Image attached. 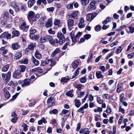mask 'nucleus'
Segmentation results:
<instances>
[{"label": "nucleus", "mask_w": 134, "mask_h": 134, "mask_svg": "<svg viewBox=\"0 0 134 134\" xmlns=\"http://www.w3.org/2000/svg\"><path fill=\"white\" fill-rule=\"evenodd\" d=\"M49 41L50 44L52 45L55 44V41L52 37L48 35H46L44 36L41 37L40 38V42L41 43H44Z\"/></svg>", "instance_id": "nucleus-1"}, {"label": "nucleus", "mask_w": 134, "mask_h": 134, "mask_svg": "<svg viewBox=\"0 0 134 134\" xmlns=\"http://www.w3.org/2000/svg\"><path fill=\"white\" fill-rule=\"evenodd\" d=\"M21 25L19 27V28L23 31L26 32L28 29L29 26H26L25 21L24 20L21 21Z\"/></svg>", "instance_id": "nucleus-2"}, {"label": "nucleus", "mask_w": 134, "mask_h": 134, "mask_svg": "<svg viewBox=\"0 0 134 134\" xmlns=\"http://www.w3.org/2000/svg\"><path fill=\"white\" fill-rule=\"evenodd\" d=\"M96 2L94 0H93L91 2L89 5L87 9L88 11L95 10L96 9Z\"/></svg>", "instance_id": "nucleus-3"}, {"label": "nucleus", "mask_w": 134, "mask_h": 134, "mask_svg": "<svg viewBox=\"0 0 134 134\" xmlns=\"http://www.w3.org/2000/svg\"><path fill=\"white\" fill-rule=\"evenodd\" d=\"M79 15V13L78 11H76L72 13H71L68 15V16L70 18L74 19H77L78 18Z\"/></svg>", "instance_id": "nucleus-4"}, {"label": "nucleus", "mask_w": 134, "mask_h": 134, "mask_svg": "<svg viewBox=\"0 0 134 134\" xmlns=\"http://www.w3.org/2000/svg\"><path fill=\"white\" fill-rule=\"evenodd\" d=\"M97 15V14L96 13L88 14L86 16L87 20V21H91Z\"/></svg>", "instance_id": "nucleus-5"}, {"label": "nucleus", "mask_w": 134, "mask_h": 134, "mask_svg": "<svg viewBox=\"0 0 134 134\" xmlns=\"http://www.w3.org/2000/svg\"><path fill=\"white\" fill-rule=\"evenodd\" d=\"M74 20L72 19H69L67 21V25L69 29L71 30L74 25Z\"/></svg>", "instance_id": "nucleus-6"}, {"label": "nucleus", "mask_w": 134, "mask_h": 134, "mask_svg": "<svg viewBox=\"0 0 134 134\" xmlns=\"http://www.w3.org/2000/svg\"><path fill=\"white\" fill-rule=\"evenodd\" d=\"M85 21V19L83 18H81L80 19L78 25V27L79 28L81 29L85 27V24L84 23Z\"/></svg>", "instance_id": "nucleus-7"}, {"label": "nucleus", "mask_w": 134, "mask_h": 134, "mask_svg": "<svg viewBox=\"0 0 134 134\" xmlns=\"http://www.w3.org/2000/svg\"><path fill=\"white\" fill-rule=\"evenodd\" d=\"M53 23L51 18L48 19L46 22L45 26L46 28L51 27Z\"/></svg>", "instance_id": "nucleus-8"}, {"label": "nucleus", "mask_w": 134, "mask_h": 134, "mask_svg": "<svg viewBox=\"0 0 134 134\" xmlns=\"http://www.w3.org/2000/svg\"><path fill=\"white\" fill-rule=\"evenodd\" d=\"M1 38L5 37L8 39H10L12 37L11 35L7 32H5L0 36Z\"/></svg>", "instance_id": "nucleus-9"}, {"label": "nucleus", "mask_w": 134, "mask_h": 134, "mask_svg": "<svg viewBox=\"0 0 134 134\" xmlns=\"http://www.w3.org/2000/svg\"><path fill=\"white\" fill-rule=\"evenodd\" d=\"M36 44L35 42H31L29 43L27 46L30 50L32 51L34 50V48L36 47Z\"/></svg>", "instance_id": "nucleus-10"}, {"label": "nucleus", "mask_w": 134, "mask_h": 134, "mask_svg": "<svg viewBox=\"0 0 134 134\" xmlns=\"http://www.w3.org/2000/svg\"><path fill=\"white\" fill-rule=\"evenodd\" d=\"M57 37L59 40H60L61 41H63L65 42V38L64 37V35L62 34V32H58L57 34Z\"/></svg>", "instance_id": "nucleus-11"}, {"label": "nucleus", "mask_w": 134, "mask_h": 134, "mask_svg": "<svg viewBox=\"0 0 134 134\" xmlns=\"http://www.w3.org/2000/svg\"><path fill=\"white\" fill-rule=\"evenodd\" d=\"M31 80L29 79H25L22 81L23 84H21V86L23 87L24 86L29 85L30 84Z\"/></svg>", "instance_id": "nucleus-12"}, {"label": "nucleus", "mask_w": 134, "mask_h": 134, "mask_svg": "<svg viewBox=\"0 0 134 134\" xmlns=\"http://www.w3.org/2000/svg\"><path fill=\"white\" fill-rule=\"evenodd\" d=\"M21 72L20 71L18 70L15 71L13 73V78L16 79H19L21 76H19L20 75Z\"/></svg>", "instance_id": "nucleus-13"}, {"label": "nucleus", "mask_w": 134, "mask_h": 134, "mask_svg": "<svg viewBox=\"0 0 134 134\" xmlns=\"http://www.w3.org/2000/svg\"><path fill=\"white\" fill-rule=\"evenodd\" d=\"M88 107V104L87 103H86L83 106H82L77 111L78 112H80L82 114H84V111H83L84 109H87Z\"/></svg>", "instance_id": "nucleus-14"}, {"label": "nucleus", "mask_w": 134, "mask_h": 134, "mask_svg": "<svg viewBox=\"0 0 134 134\" xmlns=\"http://www.w3.org/2000/svg\"><path fill=\"white\" fill-rule=\"evenodd\" d=\"M20 46L17 43H13L11 44V47L13 50H16L19 49Z\"/></svg>", "instance_id": "nucleus-15"}, {"label": "nucleus", "mask_w": 134, "mask_h": 134, "mask_svg": "<svg viewBox=\"0 0 134 134\" xmlns=\"http://www.w3.org/2000/svg\"><path fill=\"white\" fill-rule=\"evenodd\" d=\"M31 60L32 63L35 66H38L39 64L38 61L35 59L33 56L31 58Z\"/></svg>", "instance_id": "nucleus-16"}, {"label": "nucleus", "mask_w": 134, "mask_h": 134, "mask_svg": "<svg viewBox=\"0 0 134 134\" xmlns=\"http://www.w3.org/2000/svg\"><path fill=\"white\" fill-rule=\"evenodd\" d=\"M79 133H83L84 134H89L90 132L89 131L88 129L86 128L85 129H81L79 131Z\"/></svg>", "instance_id": "nucleus-17"}, {"label": "nucleus", "mask_w": 134, "mask_h": 134, "mask_svg": "<svg viewBox=\"0 0 134 134\" xmlns=\"http://www.w3.org/2000/svg\"><path fill=\"white\" fill-rule=\"evenodd\" d=\"M12 37L13 38L15 37H18L20 36V33L19 31L16 30H14L12 31Z\"/></svg>", "instance_id": "nucleus-18"}, {"label": "nucleus", "mask_w": 134, "mask_h": 134, "mask_svg": "<svg viewBox=\"0 0 134 134\" xmlns=\"http://www.w3.org/2000/svg\"><path fill=\"white\" fill-rule=\"evenodd\" d=\"M61 51L60 48H56L55 50L53 51L51 54V56L52 57H54L58 53H59Z\"/></svg>", "instance_id": "nucleus-19"}, {"label": "nucleus", "mask_w": 134, "mask_h": 134, "mask_svg": "<svg viewBox=\"0 0 134 134\" xmlns=\"http://www.w3.org/2000/svg\"><path fill=\"white\" fill-rule=\"evenodd\" d=\"M35 14L32 11H29L27 15V18L29 20L31 19Z\"/></svg>", "instance_id": "nucleus-20"}, {"label": "nucleus", "mask_w": 134, "mask_h": 134, "mask_svg": "<svg viewBox=\"0 0 134 134\" xmlns=\"http://www.w3.org/2000/svg\"><path fill=\"white\" fill-rule=\"evenodd\" d=\"M30 37L32 40H36L39 38V37L38 35H30Z\"/></svg>", "instance_id": "nucleus-21"}, {"label": "nucleus", "mask_w": 134, "mask_h": 134, "mask_svg": "<svg viewBox=\"0 0 134 134\" xmlns=\"http://www.w3.org/2000/svg\"><path fill=\"white\" fill-rule=\"evenodd\" d=\"M52 97H50L48 98L47 100V103L50 107L52 106L54 104L52 102Z\"/></svg>", "instance_id": "nucleus-22"}, {"label": "nucleus", "mask_w": 134, "mask_h": 134, "mask_svg": "<svg viewBox=\"0 0 134 134\" xmlns=\"http://www.w3.org/2000/svg\"><path fill=\"white\" fill-rule=\"evenodd\" d=\"M75 87L79 91H81L83 89L84 86L83 85L81 84H77L76 85Z\"/></svg>", "instance_id": "nucleus-23"}, {"label": "nucleus", "mask_w": 134, "mask_h": 134, "mask_svg": "<svg viewBox=\"0 0 134 134\" xmlns=\"http://www.w3.org/2000/svg\"><path fill=\"white\" fill-rule=\"evenodd\" d=\"M22 56L21 53L20 52H17L15 54L14 57V59H16L20 58Z\"/></svg>", "instance_id": "nucleus-24"}, {"label": "nucleus", "mask_w": 134, "mask_h": 134, "mask_svg": "<svg viewBox=\"0 0 134 134\" xmlns=\"http://www.w3.org/2000/svg\"><path fill=\"white\" fill-rule=\"evenodd\" d=\"M35 57L38 59H40L41 58L42 56L41 54L37 50H36L35 51Z\"/></svg>", "instance_id": "nucleus-25"}, {"label": "nucleus", "mask_w": 134, "mask_h": 134, "mask_svg": "<svg viewBox=\"0 0 134 134\" xmlns=\"http://www.w3.org/2000/svg\"><path fill=\"white\" fill-rule=\"evenodd\" d=\"M35 2V0H31L28 1L27 2L28 7L31 8Z\"/></svg>", "instance_id": "nucleus-26"}, {"label": "nucleus", "mask_w": 134, "mask_h": 134, "mask_svg": "<svg viewBox=\"0 0 134 134\" xmlns=\"http://www.w3.org/2000/svg\"><path fill=\"white\" fill-rule=\"evenodd\" d=\"M73 90L72 89L68 92H66V95L70 97H72L73 96V94L72 93L73 92Z\"/></svg>", "instance_id": "nucleus-27"}, {"label": "nucleus", "mask_w": 134, "mask_h": 134, "mask_svg": "<svg viewBox=\"0 0 134 134\" xmlns=\"http://www.w3.org/2000/svg\"><path fill=\"white\" fill-rule=\"evenodd\" d=\"M90 0H81V2L83 6H86L88 4Z\"/></svg>", "instance_id": "nucleus-28"}, {"label": "nucleus", "mask_w": 134, "mask_h": 134, "mask_svg": "<svg viewBox=\"0 0 134 134\" xmlns=\"http://www.w3.org/2000/svg\"><path fill=\"white\" fill-rule=\"evenodd\" d=\"M40 16L39 14H37L36 15L35 14L31 19L33 21H35L39 19Z\"/></svg>", "instance_id": "nucleus-29"}, {"label": "nucleus", "mask_w": 134, "mask_h": 134, "mask_svg": "<svg viewBox=\"0 0 134 134\" xmlns=\"http://www.w3.org/2000/svg\"><path fill=\"white\" fill-rule=\"evenodd\" d=\"M96 75L97 77L98 78H103V76L102 74V73L100 71H97Z\"/></svg>", "instance_id": "nucleus-30"}, {"label": "nucleus", "mask_w": 134, "mask_h": 134, "mask_svg": "<svg viewBox=\"0 0 134 134\" xmlns=\"http://www.w3.org/2000/svg\"><path fill=\"white\" fill-rule=\"evenodd\" d=\"M6 79H5V80L7 82H8L10 78L11 77V72L10 71H9L8 72V73L6 75Z\"/></svg>", "instance_id": "nucleus-31"}, {"label": "nucleus", "mask_w": 134, "mask_h": 134, "mask_svg": "<svg viewBox=\"0 0 134 134\" xmlns=\"http://www.w3.org/2000/svg\"><path fill=\"white\" fill-rule=\"evenodd\" d=\"M124 95L123 93H121L120 96V100L121 102H123V104L124 106H126V102H124Z\"/></svg>", "instance_id": "nucleus-32"}, {"label": "nucleus", "mask_w": 134, "mask_h": 134, "mask_svg": "<svg viewBox=\"0 0 134 134\" xmlns=\"http://www.w3.org/2000/svg\"><path fill=\"white\" fill-rule=\"evenodd\" d=\"M30 35H34L36 32V30L33 27H31L29 30Z\"/></svg>", "instance_id": "nucleus-33"}, {"label": "nucleus", "mask_w": 134, "mask_h": 134, "mask_svg": "<svg viewBox=\"0 0 134 134\" xmlns=\"http://www.w3.org/2000/svg\"><path fill=\"white\" fill-rule=\"evenodd\" d=\"M20 70H19L21 72H24L25 70L26 67L24 65H20L19 66Z\"/></svg>", "instance_id": "nucleus-34"}, {"label": "nucleus", "mask_w": 134, "mask_h": 134, "mask_svg": "<svg viewBox=\"0 0 134 134\" xmlns=\"http://www.w3.org/2000/svg\"><path fill=\"white\" fill-rule=\"evenodd\" d=\"M18 84L17 82H14L11 81L9 83L8 85L12 87H14L16 86Z\"/></svg>", "instance_id": "nucleus-35"}, {"label": "nucleus", "mask_w": 134, "mask_h": 134, "mask_svg": "<svg viewBox=\"0 0 134 134\" xmlns=\"http://www.w3.org/2000/svg\"><path fill=\"white\" fill-rule=\"evenodd\" d=\"M79 64L78 62L75 61L72 63V67L73 68H76Z\"/></svg>", "instance_id": "nucleus-36"}, {"label": "nucleus", "mask_w": 134, "mask_h": 134, "mask_svg": "<svg viewBox=\"0 0 134 134\" xmlns=\"http://www.w3.org/2000/svg\"><path fill=\"white\" fill-rule=\"evenodd\" d=\"M73 3H70L67 4L66 6V8L68 10H71L73 8Z\"/></svg>", "instance_id": "nucleus-37"}, {"label": "nucleus", "mask_w": 134, "mask_h": 134, "mask_svg": "<svg viewBox=\"0 0 134 134\" xmlns=\"http://www.w3.org/2000/svg\"><path fill=\"white\" fill-rule=\"evenodd\" d=\"M74 102L76 107L77 108L79 107L81 103L79 100L75 99Z\"/></svg>", "instance_id": "nucleus-38"}, {"label": "nucleus", "mask_w": 134, "mask_h": 134, "mask_svg": "<svg viewBox=\"0 0 134 134\" xmlns=\"http://www.w3.org/2000/svg\"><path fill=\"white\" fill-rule=\"evenodd\" d=\"M9 68L8 65H7L3 67L2 69V70L3 72H6L8 70Z\"/></svg>", "instance_id": "nucleus-39"}, {"label": "nucleus", "mask_w": 134, "mask_h": 134, "mask_svg": "<svg viewBox=\"0 0 134 134\" xmlns=\"http://www.w3.org/2000/svg\"><path fill=\"white\" fill-rule=\"evenodd\" d=\"M47 61L49 63L50 62V65L51 66H54L56 63V62L55 61L53 60H52L51 59H48Z\"/></svg>", "instance_id": "nucleus-40"}, {"label": "nucleus", "mask_w": 134, "mask_h": 134, "mask_svg": "<svg viewBox=\"0 0 134 134\" xmlns=\"http://www.w3.org/2000/svg\"><path fill=\"white\" fill-rule=\"evenodd\" d=\"M48 33L51 35H54L55 34V31L53 30L52 28H50L48 30Z\"/></svg>", "instance_id": "nucleus-41"}, {"label": "nucleus", "mask_w": 134, "mask_h": 134, "mask_svg": "<svg viewBox=\"0 0 134 134\" xmlns=\"http://www.w3.org/2000/svg\"><path fill=\"white\" fill-rule=\"evenodd\" d=\"M60 23V20L58 19H55L54 22L53 24L54 25H58Z\"/></svg>", "instance_id": "nucleus-42"}, {"label": "nucleus", "mask_w": 134, "mask_h": 134, "mask_svg": "<svg viewBox=\"0 0 134 134\" xmlns=\"http://www.w3.org/2000/svg\"><path fill=\"white\" fill-rule=\"evenodd\" d=\"M4 94L6 98H9L10 96V94L8 91H4Z\"/></svg>", "instance_id": "nucleus-43"}, {"label": "nucleus", "mask_w": 134, "mask_h": 134, "mask_svg": "<svg viewBox=\"0 0 134 134\" xmlns=\"http://www.w3.org/2000/svg\"><path fill=\"white\" fill-rule=\"evenodd\" d=\"M69 80V77H64L60 79V81L62 82H64L65 83H67L68 81Z\"/></svg>", "instance_id": "nucleus-44"}, {"label": "nucleus", "mask_w": 134, "mask_h": 134, "mask_svg": "<svg viewBox=\"0 0 134 134\" xmlns=\"http://www.w3.org/2000/svg\"><path fill=\"white\" fill-rule=\"evenodd\" d=\"M110 18L109 17H108L105 20L103 21L102 23L103 25H106L108 22L110 21Z\"/></svg>", "instance_id": "nucleus-45"}, {"label": "nucleus", "mask_w": 134, "mask_h": 134, "mask_svg": "<svg viewBox=\"0 0 134 134\" xmlns=\"http://www.w3.org/2000/svg\"><path fill=\"white\" fill-rule=\"evenodd\" d=\"M87 80V78L85 77H83L80 79V81L82 83H84L86 82Z\"/></svg>", "instance_id": "nucleus-46"}, {"label": "nucleus", "mask_w": 134, "mask_h": 134, "mask_svg": "<svg viewBox=\"0 0 134 134\" xmlns=\"http://www.w3.org/2000/svg\"><path fill=\"white\" fill-rule=\"evenodd\" d=\"M0 23L2 25H4L7 24V22L6 20L3 18L1 20Z\"/></svg>", "instance_id": "nucleus-47"}, {"label": "nucleus", "mask_w": 134, "mask_h": 134, "mask_svg": "<svg viewBox=\"0 0 134 134\" xmlns=\"http://www.w3.org/2000/svg\"><path fill=\"white\" fill-rule=\"evenodd\" d=\"M28 61L27 59H25L23 60H20L19 61V62L21 64H27L28 63Z\"/></svg>", "instance_id": "nucleus-48"}, {"label": "nucleus", "mask_w": 134, "mask_h": 134, "mask_svg": "<svg viewBox=\"0 0 134 134\" xmlns=\"http://www.w3.org/2000/svg\"><path fill=\"white\" fill-rule=\"evenodd\" d=\"M97 102L100 104H102L103 102V100L99 97H97Z\"/></svg>", "instance_id": "nucleus-49"}, {"label": "nucleus", "mask_w": 134, "mask_h": 134, "mask_svg": "<svg viewBox=\"0 0 134 134\" xmlns=\"http://www.w3.org/2000/svg\"><path fill=\"white\" fill-rule=\"evenodd\" d=\"M85 94L84 92H81L77 95V96L79 98H81L84 96Z\"/></svg>", "instance_id": "nucleus-50"}, {"label": "nucleus", "mask_w": 134, "mask_h": 134, "mask_svg": "<svg viewBox=\"0 0 134 134\" xmlns=\"http://www.w3.org/2000/svg\"><path fill=\"white\" fill-rule=\"evenodd\" d=\"M4 18H7L9 16V14L7 11H4L3 12Z\"/></svg>", "instance_id": "nucleus-51"}, {"label": "nucleus", "mask_w": 134, "mask_h": 134, "mask_svg": "<svg viewBox=\"0 0 134 134\" xmlns=\"http://www.w3.org/2000/svg\"><path fill=\"white\" fill-rule=\"evenodd\" d=\"M54 9V8L53 7L47 8V11L49 12H53Z\"/></svg>", "instance_id": "nucleus-52"}, {"label": "nucleus", "mask_w": 134, "mask_h": 134, "mask_svg": "<svg viewBox=\"0 0 134 134\" xmlns=\"http://www.w3.org/2000/svg\"><path fill=\"white\" fill-rule=\"evenodd\" d=\"M91 37V35L90 34H87L84 36V38L86 40H88L90 39Z\"/></svg>", "instance_id": "nucleus-53"}, {"label": "nucleus", "mask_w": 134, "mask_h": 134, "mask_svg": "<svg viewBox=\"0 0 134 134\" xmlns=\"http://www.w3.org/2000/svg\"><path fill=\"white\" fill-rule=\"evenodd\" d=\"M116 128L114 126H113V132L111 131L109 132V134H115L116 132Z\"/></svg>", "instance_id": "nucleus-54"}, {"label": "nucleus", "mask_w": 134, "mask_h": 134, "mask_svg": "<svg viewBox=\"0 0 134 134\" xmlns=\"http://www.w3.org/2000/svg\"><path fill=\"white\" fill-rule=\"evenodd\" d=\"M122 50L121 47L120 46L117 49V51H116V53L117 54H119L121 52Z\"/></svg>", "instance_id": "nucleus-55"}, {"label": "nucleus", "mask_w": 134, "mask_h": 134, "mask_svg": "<svg viewBox=\"0 0 134 134\" xmlns=\"http://www.w3.org/2000/svg\"><path fill=\"white\" fill-rule=\"evenodd\" d=\"M69 44V42H67L65 43L62 48V49L65 50L67 48V46Z\"/></svg>", "instance_id": "nucleus-56"}, {"label": "nucleus", "mask_w": 134, "mask_h": 134, "mask_svg": "<svg viewBox=\"0 0 134 134\" xmlns=\"http://www.w3.org/2000/svg\"><path fill=\"white\" fill-rule=\"evenodd\" d=\"M68 110L65 109H63L62 111V113L60 114V115H62V114H65L68 112Z\"/></svg>", "instance_id": "nucleus-57"}, {"label": "nucleus", "mask_w": 134, "mask_h": 134, "mask_svg": "<svg viewBox=\"0 0 134 134\" xmlns=\"http://www.w3.org/2000/svg\"><path fill=\"white\" fill-rule=\"evenodd\" d=\"M48 60H46L42 61L41 64V65L42 66H44L47 64L48 62H48L47 61Z\"/></svg>", "instance_id": "nucleus-58"}, {"label": "nucleus", "mask_w": 134, "mask_h": 134, "mask_svg": "<svg viewBox=\"0 0 134 134\" xmlns=\"http://www.w3.org/2000/svg\"><path fill=\"white\" fill-rule=\"evenodd\" d=\"M71 38L72 39V42L73 43H72L71 44V45L72 46L76 42V41L75 37L71 36Z\"/></svg>", "instance_id": "nucleus-59"}, {"label": "nucleus", "mask_w": 134, "mask_h": 134, "mask_svg": "<svg viewBox=\"0 0 134 134\" xmlns=\"http://www.w3.org/2000/svg\"><path fill=\"white\" fill-rule=\"evenodd\" d=\"M106 112L108 113H110L111 111V109L110 108V107L109 105L107 106V109L106 110Z\"/></svg>", "instance_id": "nucleus-60"}, {"label": "nucleus", "mask_w": 134, "mask_h": 134, "mask_svg": "<svg viewBox=\"0 0 134 134\" xmlns=\"http://www.w3.org/2000/svg\"><path fill=\"white\" fill-rule=\"evenodd\" d=\"M26 8L24 5H22L21 6V10L23 12H25L26 10Z\"/></svg>", "instance_id": "nucleus-61"}, {"label": "nucleus", "mask_w": 134, "mask_h": 134, "mask_svg": "<svg viewBox=\"0 0 134 134\" xmlns=\"http://www.w3.org/2000/svg\"><path fill=\"white\" fill-rule=\"evenodd\" d=\"M69 115H65L64 116V117L62 119V122H64L66 120V119L68 118Z\"/></svg>", "instance_id": "nucleus-62"}, {"label": "nucleus", "mask_w": 134, "mask_h": 134, "mask_svg": "<svg viewBox=\"0 0 134 134\" xmlns=\"http://www.w3.org/2000/svg\"><path fill=\"white\" fill-rule=\"evenodd\" d=\"M101 29V27L99 25H98L96 26L95 29V30L97 31H99Z\"/></svg>", "instance_id": "nucleus-63"}, {"label": "nucleus", "mask_w": 134, "mask_h": 134, "mask_svg": "<svg viewBox=\"0 0 134 134\" xmlns=\"http://www.w3.org/2000/svg\"><path fill=\"white\" fill-rule=\"evenodd\" d=\"M81 127V125L79 123H77V126L76 129V131H78Z\"/></svg>", "instance_id": "nucleus-64"}]
</instances>
